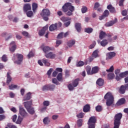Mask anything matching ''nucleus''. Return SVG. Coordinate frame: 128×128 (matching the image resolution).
Segmentation results:
<instances>
[{
	"label": "nucleus",
	"mask_w": 128,
	"mask_h": 128,
	"mask_svg": "<svg viewBox=\"0 0 128 128\" xmlns=\"http://www.w3.org/2000/svg\"><path fill=\"white\" fill-rule=\"evenodd\" d=\"M122 118V114L121 112L116 114L114 117V128H120V120Z\"/></svg>",
	"instance_id": "obj_4"
},
{
	"label": "nucleus",
	"mask_w": 128,
	"mask_h": 128,
	"mask_svg": "<svg viewBox=\"0 0 128 128\" xmlns=\"http://www.w3.org/2000/svg\"><path fill=\"white\" fill-rule=\"evenodd\" d=\"M114 66H112L109 69L106 70L107 72H114Z\"/></svg>",
	"instance_id": "obj_57"
},
{
	"label": "nucleus",
	"mask_w": 128,
	"mask_h": 128,
	"mask_svg": "<svg viewBox=\"0 0 128 128\" xmlns=\"http://www.w3.org/2000/svg\"><path fill=\"white\" fill-rule=\"evenodd\" d=\"M106 60H110L114 58V56H116V53L114 52H110L107 54Z\"/></svg>",
	"instance_id": "obj_20"
},
{
	"label": "nucleus",
	"mask_w": 128,
	"mask_h": 128,
	"mask_svg": "<svg viewBox=\"0 0 128 128\" xmlns=\"http://www.w3.org/2000/svg\"><path fill=\"white\" fill-rule=\"evenodd\" d=\"M96 84L99 86H102L104 84V80L102 78H99L96 82Z\"/></svg>",
	"instance_id": "obj_18"
},
{
	"label": "nucleus",
	"mask_w": 128,
	"mask_h": 128,
	"mask_svg": "<svg viewBox=\"0 0 128 128\" xmlns=\"http://www.w3.org/2000/svg\"><path fill=\"white\" fill-rule=\"evenodd\" d=\"M32 98V93L30 92H28L25 96L23 98V100H30V99Z\"/></svg>",
	"instance_id": "obj_21"
},
{
	"label": "nucleus",
	"mask_w": 128,
	"mask_h": 128,
	"mask_svg": "<svg viewBox=\"0 0 128 128\" xmlns=\"http://www.w3.org/2000/svg\"><path fill=\"white\" fill-rule=\"evenodd\" d=\"M60 20L62 22H66L70 20H72V19L68 17L63 16V17L61 18Z\"/></svg>",
	"instance_id": "obj_38"
},
{
	"label": "nucleus",
	"mask_w": 128,
	"mask_h": 128,
	"mask_svg": "<svg viewBox=\"0 0 128 128\" xmlns=\"http://www.w3.org/2000/svg\"><path fill=\"white\" fill-rule=\"evenodd\" d=\"M52 70H54L52 69V68H50L47 72V74L48 76H50V74H52Z\"/></svg>",
	"instance_id": "obj_58"
},
{
	"label": "nucleus",
	"mask_w": 128,
	"mask_h": 128,
	"mask_svg": "<svg viewBox=\"0 0 128 128\" xmlns=\"http://www.w3.org/2000/svg\"><path fill=\"white\" fill-rule=\"evenodd\" d=\"M100 51L98 50H96L93 52L92 56V58H90V62L94 60V58H100V54H98Z\"/></svg>",
	"instance_id": "obj_10"
},
{
	"label": "nucleus",
	"mask_w": 128,
	"mask_h": 128,
	"mask_svg": "<svg viewBox=\"0 0 128 128\" xmlns=\"http://www.w3.org/2000/svg\"><path fill=\"white\" fill-rule=\"evenodd\" d=\"M9 50L11 52H14L16 50V45L14 42H12L10 44Z\"/></svg>",
	"instance_id": "obj_12"
},
{
	"label": "nucleus",
	"mask_w": 128,
	"mask_h": 128,
	"mask_svg": "<svg viewBox=\"0 0 128 128\" xmlns=\"http://www.w3.org/2000/svg\"><path fill=\"white\" fill-rule=\"evenodd\" d=\"M64 38V32L59 34L57 36V38Z\"/></svg>",
	"instance_id": "obj_61"
},
{
	"label": "nucleus",
	"mask_w": 128,
	"mask_h": 128,
	"mask_svg": "<svg viewBox=\"0 0 128 128\" xmlns=\"http://www.w3.org/2000/svg\"><path fill=\"white\" fill-rule=\"evenodd\" d=\"M88 10V8L86 6L83 7L82 8V14H86Z\"/></svg>",
	"instance_id": "obj_56"
},
{
	"label": "nucleus",
	"mask_w": 128,
	"mask_h": 128,
	"mask_svg": "<svg viewBox=\"0 0 128 128\" xmlns=\"http://www.w3.org/2000/svg\"><path fill=\"white\" fill-rule=\"evenodd\" d=\"M56 79L58 82H62V73H59L56 76Z\"/></svg>",
	"instance_id": "obj_35"
},
{
	"label": "nucleus",
	"mask_w": 128,
	"mask_h": 128,
	"mask_svg": "<svg viewBox=\"0 0 128 128\" xmlns=\"http://www.w3.org/2000/svg\"><path fill=\"white\" fill-rule=\"evenodd\" d=\"M26 16L28 18H32V16H34V13L32 12V11H28V12H26Z\"/></svg>",
	"instance_id": "obj_45"
},
{
	"label": "nucleus",
	"mask_w": 128,
	"mask_h": 128,
	"mask_svg": "<svg viewBox=\"0 0 128 128\" xmlns=\"http://www.w3.org/2000/svg\"><path fill=\"white\" fill-rule=\"evenodd\" d=\"M8 126L10 128H17L16 126L14 125H10V124H8Z\"/></svg>",
	"instance_id": "obj_64"
},
{
	"label": "nucleus",
	"mask_w": 128,
	"mask_h": 128,
	"mask_svg": "<svg viewBox=\"0 0 128 128\" xmlns=\"http://www.w3.org/2000/svg\"><path fill=\"white\" fill-rule=\"evenodd\" d=\"M32 10V6L30 4H25L24 6V12H26L28 10Z\"/></svg>",
	"instance_id": "obj_16"
},
{
	"label": "nucleus",
	"mask_w": 128,
	"mask_h": 128,
	"mask_svg": "<svg viewBox=\"0 0 128 128\" xmlns=\"http://www.w3.org/2000/svg\"><path fill=\"white\" fill-rule=\"evenodd\" d=\"M128 89V84H126L125 86L122 85L120 90H119V92L120 94H124V92H126V90Z\"/></svg>",
	"instance_id": "obj_13"
},
{
	"label": "nucleus",
	"mask_w": 128,
	"mask_h": 128,
	"mask_svg": "<svg viewBox=\"0 0 128 128\" xmlns=\"http://www.w3.org/2000/svg\"><path fill=\"white\" fill-rule=\"evenodd\" d=\"M124 0H120L119 2V6H124Z\"/></svg>",
	"instance_id": "obj_63"
},
{
	"label": "nucleus",
	"mask_w": 128,
	"mask_h": 128,
	"mask_svg": "<svg viewBox=\"0 0 128 128\" xmlns=\"http://www.w3.org/2000/svg\"><path fill=\"white\" fill-rule=\"evenodd\" d=\"M40 16L45 22H48V16H50V10L48 8L43 9L40 13Z\"/></svg>",
	"instance_id": "obj_5"
},
{
	"label": "nucleus",
	"mask_w": 128,
	"mask_h": 128,
	"mask_svg": "<svg viewBox=\"0 0 128 128\" xmlns=\"http://www.w3.org/2000/svg\"><path fill=\"white\" fill-rule=\"evenodd\" d=\"M96 41H94L92 44L90 45L89 48H90V50L94 48L96 46Z\"/></svg>",
	"instance_id": "obj_51"
},
{
	"label": "nucleus",
	"mask_w": 128,
	"mask_h": 128,
	"mask_svg": "<svg viewBox=\"0 0 128 128\" xmlns=\"http://www.w3.org/2000/svg\"><path fill=\"white\" fill-rule=\"evenodd\" d=\"M22 122V118L20 116H19L16 122V124H20Z\"/></svg>",
	"instance_id": "obj_37"
},
{
	"label": "nucleus",
	"mask_w": 128,
	"mask_h": 128,
	"mask_svg": "<svg viewBox=\"0 0 128 128\" xmlns=\"http://www.w3.org/2000/svg\"><path fill=\"white\" fill-rule=\"evenodd\" d=\"M98 72V66H94L92 68L91 74H96Z\"/></svg>",
	"instance_id": "obj_30"
},
{
	"label": "nucleus",
	"mask_w": 128,
	"mask_h": 128,
	"mask_svg": "<svg viewBox=\"0 0 128 128\" xmlns=\"http://www.w3.org/2000/svg\"><path fill=\"white\" fill-rule=\"evenodd\" d=\"M9 90H18L20 88V86H18V84H11L8 86Z\"/></svg>",
	"instance_id": "obj_19"
},
{
	"label": "nucleus",
	"mask_w": 128,
	"mask_h": 128,
	"mask_svg": "<svg viewBox=\"0 0 128 128\" xmlns=\"http://www.w3.org/2000/svg\"><path fill=\"white\" fill-rule=\"evenodd\" d=\"M44 56H46V58H50V60H56L57 58L56 54L52 52L46 53L44 54Z\"/></svg>",
	"instance_id": "obj_8"
},
{
	"label": "nucleus",
	"mask_w": 128,
	"mask_h": 128,
	"mask_svg": "<svg viewBox=\"0 0 128 128\" xmlns=\"http://www.w3.org/2000/svg\"><path fill=\"white\" fill-rule=\"evenodd\" d=\"M23 104L26 110H28L32 108V101L30 100V101L25 102L23 103Z\"/></svg>",
	"instance_id": "obj_11"
},
{
	"label": "nucleus",
	"mask_w": 128,
	"mask_h": 128,
	"mask_svg": "<svg viewBox=\"0 0 128 128\" xmlns=\"http://www.w3.org/2000/svg\"><path fill=\"white\" fill-rule=\"evenodd\" d=\"M42 62H43V64H44L46 66H50V62L48 59L43 58L42 60Z\"/></svg>",
	"instance_id": "obj_26"
},
{
	"label": "nucleus",
	"mask_w": 128,
	"mask_h": 128,
	"mask_svg": "<svg viewBox=\"0 0 128 128\" xmlns=\"http://www.w3.org/2000/svg\"><path fill=\"white\" fill-rule=\"evenodd\" d=\"M43 122L44 124H48L50 122V118H48V117H46L44 118Z\"/></svg>",
	"instance_id": "obj_34"
},
{
	"label": "nucleus",
	"mask_w": 128,
	"mask_h": 128,
	"mask_svg": "<svg viewBox=\"0 0 128 128\" xmlns=\"http://www.w3.org/2000/svg\"><path fill=\"white\" fill-rule=\"evenodd\" d=\"M19 114L21 116H22V118L28 116V112H26L24 108H23L22 106H19Z\"/></svg>",
	"instance_id": "obj_9"
},
{
	"label": "nucleus",
	"mask_w": 128,
	"mask_h": 128,
	"mask_svg": "<svg viewBox=\"0 0 128 128\" xmlns=\"http://www.w3.org/2000/svg\"><path fill=\"white\" fill-rule=\"evenodd\" d=\"M42 48L43 52H44L45 54H48V52L50 50H54V48H52L48 46H44V48L42 47Z\"/></svg>",
	"instance_id": "obj_15"
},
{
	"label": "nucleus",
	"mask_w": 128,
	"mask_h": 128,
	"mask_svg": "<svg viewBox=\"0 0 128 128\" xmlns=\"http://www.w3.org/2000/svg\"><path fill=\"white\" fill-rule=\"evenodd\" d=\"M122 14L124 16H126V14H128V11L126 10H122Z\"/></svg>",
	"instance_id": "obj_59"
},
{
	"label": "nucleus",
	"mask_w": 128,
	"mask_h": 128,
	"mask_svg": "<svg viewBox=\"0 0 128 128\" xmlns=\"http://www.w3.org/2000/svg\"><path fill=\"white\" fill-rule=\"evenodd\" d=\"M118 22V19L115 18L114 20L110 21L105 24V26H112L113 24H114L116 22Z\"/></svg>",
	"instance_id": "obj_17"
},
{
	"label": "nucleus",
	"mask_w": 128,
	"mask_h": 128,
	"mask_svg": "<svg viewBox=\"0 0 128 128\" xmlns=\"http://www.w3.org/2000/svg\"><path fill=\"white\" fill-rule=\"evenodd\" d=\"M128 71H126L124 72H121L120 74H119V76H120V78H124V76H128Z\"/></svg>",
	"instance_id": "obj_42"
},
{
	"label": "nucleus",
	"mask_w": 128,
	"mask_h": 128,
	"mask_svg": "<svg viewBox=\"0 0 128 128\" xmlns=\"http://www.w3.org/2000/svg\"><path fill=\"white\" fill-rule=\"evenodd\" d=\"M42 90H50V88L48 85H45L42 88Z\"/></svg>",
	"instance_id": "obj_52"
},
{
	"label": "nucleus",
	"mask_w": 128,
	"mask_h": 128,
	"mask_svg": "<svg viewBox=\"0 0 128 128\" xmlns=\"http://www.w3.org/2000/svg\"><path fill=\"white\" fill-rule=\"evenodd\" d=\"M22 60H24V56L20 54H14L12 57V60H13L14 64L18 65L22 62Z\"/></svg>",
	"instance_id": "obj_2"
},
{
	"label": "nucleus",
	"mask_w": 128,
	"mask_h": 128,
	"mask_svg": "<svg viewBox=\"0 0 128 128\" xmlns=\"http://www.w3.org/2000/svg\"><path fill=\"white\" fill-rule=\"evenodd\" d=\"M108 14H110V12L108 11V10H105L103 13V15L106 18V16H108Z\"/></svg>",
	"instance_id": "obj_55"
},
{
	"label": "nucleus",
	"mask_w": 128,
	"mask_h": 128,
	"mask_svg": "<svg viewBox=\"0 0 128 128\" xmlns=\"http://www.w3.org/2000/svg\"><path fill=\"white\" fill-rule=\"evenodd\" d=\"M26 110L30 114H34V112H36V111H34V108H31L29 109H27Z\"/></svg>",
	"instance_id": "obj_36"
},
{
	"label": "nucleus",
	"mask_w": 128,
	"mask_h": 128,
	"mask_svg": "<svg viewBox=\"0 0 128 128\" xmlns=\"http://www.w3.org/2000/svg\"><path fill=\"white\" fill-rule=\"evenodd\" d=\"M52 82L56 84V86H60V83L58 82V80L56 78L52 79Z\"/></svg>",
	"instance_id": "obj_43"
},
{
	"label": "nucleus",
	"mask_w": 128,
	"mask_h": 128,
	"mask_svg": "<svg viewBox=\"0 0 128 128\" xmlns=\"http://www.w3.org/2000/svg\"><path fill=\"white\" fill-rule=\"evenodd\" d=\"M60 44H62V40H56V45L55 46L56 48L59 46Z\"/></svg>",
	"instance_id": "obj_53"
},
{
	"label": "nucleus",
	"mask_w": 128,
	"mask_h": 128,
	"mask_svg": "<svg viewBox=\"0 0 128 128\" xmlns=\"http://www.w3.org/2000/svg\"><path fill=\"white\" fill-rule=\"evenodd\" d=\"M58 28L56 26V24H52L49 27V30L50 32H54V30H56Z\"/></svg>",
	"instance_id": "obj_24"
},
{
	"label": "nucleus",
	"mask_w": 128,
	"mask_h": 128,
	"mask_svg": "<svg viewBox=\"0 0 128 128\" xmlns=\"http://www.w3.org/2000/svg\"><path fill=\"white\" fill-rule=\"evenodd\" d=\"M34 56V52H32L31 51L28 54V56L29 58H30Z\"/></svg>",
	"instance_id": "obj_60"
},
{
	"label": "nucleus",
	"mask_w": 128,
	"mask_h": 128,
	"mask_svg": "<svg viewBox=\"0 0 128 128\" xmlns=\"http://www.w3.org/2000/svg\"><path fill=\"white\" fill-rule=\"evenodd\" d=\"M83 122L84 120L82 119H78V120H77L76 124L78 128H80L81 126H82Z\"/></svg>",
	"instance_id": "obj_33"
},
{
	"label": "nucleus",
	"mask_w": 128,
	"mask_h": 128,
	"mask_svg": "<svg viewBox=\"0 0 128 128\" xmlns=\"http://www.w3.org/2000/svg\"><path fill=\"white\" fill-rule=\"evenodd\" d=\"M84 116V114L82 112H80V113L76 114V116H77V118H83Z\"/></svg>",
	"instance_id": "obj_47"
},
{
	"label": "nucleus",
	"mask_w": 128,
	"mask_h": 128,
	"mask_svg": "<svg viewBox=\"0 0 128 128\" xmlns=\"http://www.w3.org/2000/svg\"><path fill=\"white\" fill-rule=\"evenodd\" d=\"M104 100H106V104L107 106H110L114 104V96L110 92H107L104 96Z\"/></svg>",
	"instance_id": "obj_3"
},
{
	"label": "nucleus",
	"mask_w": 128,
	"mask_h": 128,
	"mask_svg": "<svg viewBox=\"0 0 128 128\" xmlns=\"http://www.w3.org/2000/svg\"><path fill=\"white\" fill-rule=\"evenodd\" d=\"M2 62H8V57H6V55L4 54L2 56Z\"/></svg>",
	"instance_id": "obj_50"
},
{
	"label": "nucleus",
	"mask_w": 128,
	"mask_h": 128,
	"mask_svg": "<svg viewBox=\"0 0 128 128\" xmlns=\"http://www.w3.org/2000/svg\"><path fill=\"white\" fill-rule=\"evenodd\" d=\"M84 65V62L82 61H80L79 62H78L76 64V66L78 67H80L82 66H83Z\"/></svg>",
	"instance_id": "obj_46"
},
{
	"label": "nucleus",
	"mask_w": 128,
	"mask_h": 128,
	"mask_svg": "<svg viewBox=\"0 0 128 128\" xmlns=\"http://www.w3.org/2000/svg\"><path fill=\"white\" fill-rule=\"evenodd\" d=\"M90 105L86 104L84 107L83 112H90Z\"/></svg>",
	"instance_id": "obj_29"
},
{
	"label": "nucleus",
	"mask_w": 128,
	"mask_h": 128,
	"mask_svg": "<svg viewBox=\"0 0 128 128\" xmlns=\"http://www.w3.org/2000/svg\"><path fill=\"white\" fill-rule=\"evenodd\" d=\"M96 118L94 116H91L88 122V128H96Z\"/></svg>",
	"instance_id": "obj_6"
},
{
	"label": "nucleus",
	"mask_w": 128,
	"mask_h": 128,
	"mask_svg": "<svg viewBox=\"0 0 128 128\" xmlns=\"http://www.w3.org/2000/svg\"><path fill=\"white\" fill-rule=\"evenodd\" d=\"M90 70H92V68L90 66H88L86 68V70L88 74H92V73H90Z\"/></svg>",
	"instance_id": "obj_49"
},
{
	"label": "nucleus",
	"mask_w": 128,
	"mask_h": 128,
	"mask_svg": "<svg viewBox=\"0 0 128 128\" xmlns=\"http://www.w3.org/2000/svg\"><path fill=\"white\" fill-rule=\"evenodd\" d=\"M64 12H66V16H72V12L74 10V6L72 5V3L67 2L62 7Z\"/></svg>",
	"instance_id": "obj_1"
},
{
	"label": "nucleus",
	"mask_w": 128,
	"mask_h": 128,
	"mask_svg": "<svg viewBox=\"0 0 128 128\" xmlns=\"http://www.w3.org/2000/svg\"><path fill=\"white\" fill-rule=\"evenodd\" d=\"M108 80H112L114 78V73H109L108 75Z\"/></svg>",
	"instance_id": "obj_39"
},
{
	"label": "nucleus",
	"mask_w": 128,
	"mask_h": 128,
	"mask_svg": "<svg viewBox=\"0 0 128 128\" xmlns=\"http://www.w3.org/2000/svg\"><path fill=\"white\" fill-rule=\"evenodd\" d=\"M48 86L49 90H54V88H56V85L54 84L48 85Z\"/></svg>",
	"instance_id": "obj_48"
},
{
	"label": "nucleus",
	"mask_w": 128,
	"mask_h": 128,
	"mask_svg": "<svg viewBox=\"0 0 128 128\" xmlns=\"http://www.w3.org/2000/svg\"><path fill=\"white\" fill-rule=\"evenodd\" d=\"M108 10H109L110 12H112V14L116 13V9L112 6V5H108L107 6Z\"/></svg>",
	"instance_id": "obj_23"
},
{
	"label": "nucleus",
	"mask_w": 128,
	"mask_h": 128,
	"mask_svg": "<svg viewBox=\"0 0 128 128\" xmlns=\"http://www.w3.org/2000/svg\"><path fill=\"white\" fill-rule=\"evenodd\" d=\"M32 8L34 12H36V8H38V4L34 2L32 3Z\"/></svg>",
	"instance_id": "obj_40"
},
{
	"label": "nucleus",
	"mask_w": 128,
	"mask_h": 128,
	"mask_svg": "<svg viewBox=\"0 0 128 128\" xmlns=\"http://www.w3.org/2000/svg\"><path fill=\"white\" fill-rule=\"evenodd\" d=\"M96 112H100L102 110V107L100 106H98L96 107Z\"/></svg>",
	"instance_id": "obj_44"
},
{
	"label": "nucleus",
	"mask_w": 128,
	"mask_h": 128,
	"mask_svg": "<svg viewBox=\"0 0 128 128\" xmlns=\"http://www.w3.org/2000/svg\"><path fill=\"white\" fill-rule=\"evenodd\" d=\"M106 32H104L103 31H101L100 33L99 38L100 40H102V38H104L106 36Z\"/></svg>",
	"instance_id": "obj_27"
},
{
	"label": "nucleus",
	"mask_w": 128,
	"mask_h": 128,
	"mask_svg": "<svg viewBox=\"0 0 128 128\" xmlns=\"http://www.w3.org/2000/svg\"><path fill=\"white\" fill-rule=\"evenodd\" d=\"M43 104L45 106H50V102L48 100L44 101L43 103Z\"/></svg>",
	"instance_id": "obj_62"
},
{
	"label": "nucleus",
	"mask_w": 128,
	"mask_h": 128,
	"mask_svg": "<svg viewBox=\"0 0 128 128\" xmlns=\"http://www.w3.org/2000/svg\"><path fill=\"white\" fill-rule=\"evenodd\" d=\"M76 44V40H70L68 42V46L69 48H72V46H74Z\"/></svg>",
	"instance_id": "obj_32"
},
{
	"label": "nucleus",
	"mask_w": 128,
	"mask_h": 128,
	"mask_svg": "<svg viewBox=\"0 0 128 128\" xmlns=\"http://www.w3.org/2000/svg\"><path fill=\"white\" fill-rule=\"evenodd\" d=\"M48 25H46L44 26L41 30H40L38 32V34L40 36H42L44 34L46 30H48Z\"/></svg>",
	"instance_id": "obj_14"
},
{
	"label": "nucleus",
	"mask_w": 128,
	"mask_h": 128,
	"mask_svg": "<svg viewBox=\"0 0 128 128\" xmlns=\"http://www.w3.org/2000/svg\"><path fill=\"white\" fill-rule=\"evenodd\" d=\"M94 32V29L92 28H84V32L87 34H92Z\"/></svg>",
	"instance_id": "obj_31"
},
{
	"label": "nucleus",
	"mask_w": 128,
	"mask_h": 128,
	"mask_svg": "<svg viewBox=\"0 0 128 128\" xmlns=\"http://www.w3.org/2000/svg\"><path fill=\"white\" fill-rule=\"evenodd\" d=\"M124 102H126V99H124V98H122L119 100L116 104L118 106H122V104H124Z\"/></svg>",
	"instance_id": "obj_28"
},
{
	"label": "nucleus",
	"mask_w": 128,
	"mask_h": 128,
	"mask_svg": "<svg viewBox=\"0 0 128 128\" xmlns=\"http://www.w3.org/2000/svg\"><path fill=\"white\" fill-rule=\"evenodd\" d=\"M12 77L10 76V72H8L7 73V79H6V84H10V82H12Z\"/></svg>",
	"instance_id": "obj_25"
},
{
	"label": "nucleus",
	"mask_w": 128,
	"mask_h": 128,
	"mask_svg": "<svg viewBox=\"0 0 128 128\" xmlns=\"http://www.w3.org/2000/svg\"><path fill=\"white\" fill-rule=\"evenodd\" d=\"M108 44V40H104L100 42V45L102 46H106Z\"/></svg>",
	"instance_id": "obj_41"
},
{
	"label": "nucleus",
	"mask_w": 128,
	"mask_h": 128,
	"mask_svg": "<svg viewBox=\"0 0 128 128\" xmlns=\"http://www.w3.org/2000/svg\"><path fill=\"white\" fill-rule=\"evenodd\" d=\"M22 34L24 36L28 37V32L26 31H23L22 32Z\"/></svg>",
	"instance_id": "obj_54"
},
{
	"label": "nucleus",
	"mask_w": 128,
	"mask_h": 128,
	"mask_svg": "<svg viewBox=\"0 0 128 128\" xmlns=\"http://www.w3.org/2000/svg\"><path fill=\"white\" fill-rule=\"evenodd\" d=\"M75 28L78 32H80L82 30L81 24L79 22H76L75 24Z\"/></svg>",
	"instance_id": "obj_22"
},
{
	"label": "nucleus",
	"mask_w": 128,
	"mask_h": 128,
	"mask_svg": "<svg viewBox=\"0 0 128 128\" xmlns=\"http://www.w3.org/2000/svg\"><path fill=\"white\" fill-rule=\"evenodd\" d=\"M78 79H76L75 80L72 81V84H68V88L69 90H74V88L78 86Z\"/></svg>",
	"instance_id": "obj_7"
}]
</instances>
